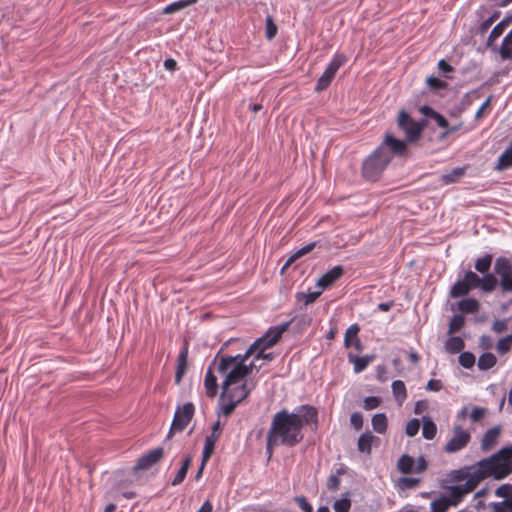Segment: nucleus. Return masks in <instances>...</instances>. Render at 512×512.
<instances>
[{
    "mask_svg": "<svg viewBox=\"0 0 512 512\" xmlns=\"http://www.w3.org/2000/svg\"><path fill=\"white\" fill-rule=\"evenodd\" d=\"M317 422V410L303 406L297 413L286 409L277 412L271 421L266 437V453L270 459L275 447L280 445L294 447L303 440L302 429L305 425Z\"/></svg>",
    "mask_w": 512,
    "mask_h": 512,
    "instance_id": "f257e3e1",
    "label": "nucleus"
},
{
    "mask_svg": "<svg viewBox=\"0 0 512 512\" xmlns=\"http://www.w3.org/2000/svg\"><path fill=\"white\" fill-rule=\"evenodd\" d=\"M229 341L225 342L216 353L213 361L208 366L204 384H218V378L223 385L238 384L244 382L256 375L262 368V364H256L251 356L245 351L242 354L228 355L223 354V350Z\"/></svg>",
    "mask_w": 512,
    "mask_h": 512,
    "instance_id": "f03ea898",
    "label": "nucleus"
},
{
    "mask_svg": "<svg viewBox=\"0 0 512 512\" xmlns=\"http://www.w3.org/2000/svg\"><path fill=\"white\" fill-rule=\"evenodd\" d=\"M291 321H287L280 325L270 327L261 337L257 338L246 350L256 364L270 362L275 355L272 352H266L267 349L273 347L281 338L282 334L288 329Z\"/></svg>",
    "mask_w": 512,
    "mask_h": 512,
    "instance_id": "7ed1b4c3",
    "label": "nucleus"
},
{
    "mask_svg": "<svg viewBox=\"0 0 512 512\" xmlns=\"http://www.w3.org/2000/svg\"><path fill=\"white\" fill-rule=\"evenodd\" d=\"M495 458L491 455L488 458L482 459L477 463L463 467L459 470H455L452 472V478L455 481H469L479 472L483 475V480L493 477L496 480H501L505 478L504 470L499 465H496Z\"/></svg>",
    "mask_w": 512,
    "mask_h": 512,
    "instance_id": "20e7f679",
    "label": "nucleus"
},
{
    "mask_svg": "<svg viewBox=\"0 0 512 512\" xmlns=\"http://www.w3.org/2000/svg\"><path fill=\"white\" fill-rule=\"evenodd\" d=\"M388 156L376 148L362 163V176L368 181L378 180L389 165Z\"/></svg>",
    "mask_w": 512,
    "mask_h": 512,
    "instance_id": "39448f33",
    "label": "nucleus"
},
{
    "mask_svg": "<svg viewBox=\"0 0 512 512\" xmlns=\"http://www.w3.org/2000/svg\"><path fill=\"white\" fill-rule=\"evenodd\" d=\"M397 123L399 128L405 133L406 140L408 142H415L419 140L427 121L425 119L416 121L408 112L401 110L398 114Z\"/></svg>",
    "mask_w": 512,
    "mask_h": 512,
    "instance_id": "423d86ee",
    "label": "nucleus"
},
{
    "mask_svg": "<svg viewBox=\"0 0 512 512\" xmlns=\"http://www.w3.org/2000/svg\"><path fill=\"white\" fill-rule=\"evenodd\" d=\"M194 410V405L191 402L185 403L176 409L169 433L167 435L168 439L171 438L173 434L181 433L185 430L194 416Z\"/></svg>",
    "mask_w": 512,
    "mask_h": 512,
    "instance_id": "0eeeda50",
    "label": "nucleus"
},
{
    "mask_svg": "<svg viewBox=\"0 0 512 512\" xmlns=\"http://www.w3.org/2000/svg\"><path fill=\"white\" fill-rule=\"evenodd\" d=\"M482 481L483 475L479 472L469 481L451 486L449 495L445 497L448 498L451 506H457L463 500L464 496L474 491Z\"/></svg>",
    "mask_w": 512,
    "mask_h": 512,
    "instance_id": "6e6552de",
    "label": "nucleus"
},
{
    "mask_svg": "<svg viewBox=\"0 0 512 512\" xmlns=\"http://www.w3.org/2000/svg\"><path fill=\"white\" fill-rule=\"evenodd\" d=\"M379 152L386 154L391 162L393 157H402L407 151L406 141L397 139L393 134L387 132L382 142L377 146Z\"/></svg>",
    "mask_w": 512,
    "mask_h": 512,
    "instance_id": "1a4fd4ad",
    "label": "nucleus"
},
{
    "mask_svg": "<svg viewBox=\"0 0 512 512\" xmlns=\"http://www.w3.org/2000/svg\"><path fill=\"white\" fill-rule=\"evenodd\" d=\"M347 61V57L344 54H335L332 60L327 65L322 75L317 80L315 91L321 92L329 87L332 80L334 79L337 71Z\"/></svg>",
    "mask_w": 512,
    "mask_h": 512,
    "instance_id": "9d476101",
    "label": "nucleus"
},
{
    "mask_svg": "<svg viewBox=\"0 0 512 512\" xmlns=\"http://www.w3.org/2000/svg\"><path fill=\"white\" fill-rule=\"evenodd\" d=\"M478 281V275L469 270L465 272L462 279L455 282L449 292L451 298H460L466 296L471 290L475 289V283Z\"/></svg>",
    "mask_w": 512,
    "mask_h": 512,
    "instance_id": "9b49d317",
    "label": "nucleus"
},
{
    "mask_svg": "<svg viewBox=\"0 0 512 512\" xmlns=\"http://www.w3.org/2000/svg\"><path fill=\"white\" fill-rule=\"evenodd\" d=\"M495 495L503 500L490 503V512H512V484L500 485L496 488Z\"/></svg>",
    "mask_w": 512,
    "mask_h": 512,
    "instance_id": "f8f14e48",
    "label": "nucleus"
},
{
    "mask_svg": "<svg viewBox=\"0 0 512 512\" xmlns=\"http://www.w3.org/2000/svg\"><path fill=\"white\" fill-rule=\"evenodd\" d=\"M452 438L446 443L444 450L447 453H454L462 450L467 446L471 439L468 431L464 430L461 426H455Z\"/></svg>",
    "mask_w": 512,
    "mask_h": 512,
    "instance_id": "ddd939ff",
    "label": "nucleus"
},
{
    "mask_svg": "<svg viewBox=\"0 0 512 512\" xmlns=\"http://www.w3.org/2000/svg\"><path fill=\"white\" fill-rule=\"evenodd\" d=\"M164 455V450L161 447H157L143 454L136 462L135 470H147L159 462Z\"/></svg>",
    "mask_w": 512,
    "mask_h": 512,
    "instance_id": "4468645a",
    "label": "nucleus"
},
{
    "mask_svg": "<svg viewBox=\"0 0 512 512\" xmlns=\"http://www.w3.org/2000/svg\"><path fill=\"white\" fill-rule=\"evenodd\" d=\"M496 459V465L501 466L504 470L505 477L512 473V445L500 449L498 452L493 454Z\"/></svg>",
    "mask_w": 512,
    "mask_h": 512,
    "instance_id": "2eb2a0df",
    "label": "nucleus"
},
{
    "mask_svg": "<svg viewBox=\"0 0 512 512\" xmlns=\"http://www.w3.org/2000/svg\"><path fill=\"white\" fill-rule=\"evenodd\" d=\"M188 354H189V343L187 341L184 342L181 347L176 363V371H175V382L176 384L180 383L184 374L187 370L188 365Z\"/></svg>",
    "mask_w": 512,
    "mask_h": 512,
    "instance_id": "dca6fc26",
    "label": "nucleus"
},
{
    "mask_svg": "<svg viewBox=\"0 0 512 512\" xmlns=\"http://www.w3.org/2000/svg\"><path fill=\"white\" fill-rule=\"evenodd\" d=\"M222 388V400L229 398L236 404L244 400L249 393L247 386H222Z\"/></svg>",
    "mask_w": 512,
    "mask_h": 512,
    "instance_id": "f3484780",
    "label": "nucleus"
},
{
    "mask_svg": "<svg viewBox=\"0 0 512 512\" xmlns=\"http://www.w3.org/2000/svg\"><path fill=\"white\" fill-rule=\"evenodd\" d=\"M344 274V268L341 265H336L328 270L317 282V285L322 288H327L334 284Z\"/></svg>",
    "mask_w": 512,
    "mask_h": 512,
    "instance_id": "a211bd4d",
    "label": "nucleus"
},
{
    "mask_svg": "<svg viewBox=\"0 0 512 512\" xmlns=\"http://www.w3.org/2000/svg\"><path fill=\"white\" fill-rule=\"evenodd\" d=\"M375 441H379V438L374 436L371 431H366L361 434L357 441V449L359 452L366 455L371 454L372 445Z\"/></svg>",
    "mask_w": 512,
    "mask_h": 512,
    "instance_id": "6ab92c4d",
    "label": "nucleus"
},
{
    "mask_svg": "<svg viewBox=\"0 0 512 512\" xmlns=\"http://www.w3.org/2000/svg\"><path fill=\"white\" fill-rule=\"evenodd\" d=\"M501 429L499 427H493L485 432L481 440V448L483 451L491 450L498 442Z\"/></svg>",
    "mask_w": 512,
    "mask_h": 512,
    "instance_id": "aec40b11",
    "label": "nucleus"
},
{
    "mask_svg": "<svg viewBox=\"0 0 512 512\" xmlns=\"http://www.w3.org/2000/svg\"><path fill=\"white\" fill-rule=\"evenodd\" d=\"M498 284L496 276L492 273H486L483 277L478 276V281L475 283L476 288H481L484 292H492Z\"/></svg>",
    "mask_w": 512,
    "mask_h": 512,
    "instance_id": "412c9836",
    "label": "nucleus"
},
{
    "mask_svg": "<svg viewBox=\"0 0 512 512\" xmlns=\"http://www.w3.org/2000/svg\"><path fill=\"white\" fill-rule=\"evenodd\" d=\"M509 168H512V141L504 150V152L498 157L497 163L495 165L496 171H505Z\"/></svg>",
    "mask_w": 512,
    "mask_h": 512,
    "instance_id": "4be33fe9",
    "label": "nucleus"
},
{
    "mask_svg": "<svg viewBox=\"0 0 512 512\" xmlns=\"http://www.w3.org/2000/svg\"><path fill=\"white\" fill-rule=\"evenodd\" d=\"M349 363H352L354 365V371L356 373H359L366 369L370 361L374 358V356H362L359 357L352 352H349L347 355Z\"/></svg>",
    "mask_w": 512,
    "mask_h": 512,
    "instance_id": "5701e85b",
    "label": "nucleus"
},
{
    "mask_svg": "<svg viewBox=\"0 0 512 512\" xmlns=\"http://www.w3.org/2000/svg\"><path fill=\"white\" fill-rule=\"evenodd\" d=\"M510 23H512L511 17L505 16L498 24H496L488 36L487 45L490 46L497 38H499Z\"/></svg>",
    "mask_w": 512,
    "mask_h": 512,
    "instance_id": "b1692460",
    "label": "nucleus"
},
{
    "mask_svg": "<svg viewBox=\"0 0 512 512\" xmlns=\"http://www.w3.org/2000/svg\"><path fill=\"white\" fill-rule=\"evenodd\" d=\"M480 304L475 298H465L458 302V309L465 314H474L479 311Z\"/></svg>",
    "mask_w": 512,
    "mask_h": 512,
    "instance_id": "393cba45",
    "label": "nucleus"
},
{
    "mask_svg": "<svg viewBox=\"0 0 512 512\" xmlns=\"http://www.w3.org/2000/svg\"><path fill=\"white\" fill-rule=\"evenodd\" d=\"M499 54L503 60L512 59V29L503 38Z\"/></svg>",
    "mask_w": 512,
    "mask_h": 512,
    "instance_id": "a878e982",
    "label": "nucleus"
},
{
    "mask_svg": "<svg viewBox=\"0 0 512 512\" xmlns=\"http://www.w3.org/2000/svg\"><path fill=\"white\" fill-rule=\"evenodd\" d=\"M191 462H192V456L187 455L185 457V459L183 460L180 469L178 470L177 474L175 475V477L173 478V480L171 482L172 486H177L184 481V479L187 475V472L189 470V467L191 465Z\"/></svg>",
    "mask_w": 512,
    "mask_h": 512,
    "instance_id": "bb28decb",
    "label": "nucleus"
},
{
    "mask_svg": "<svg viewBox=\"0 0 512 512\" xmlns=\"http://www.w3.org/2000/svg\"><path fill=\"white\" fill-rule=\"evenodd\" d=\"M316 242H310L307 245L303 246L299 250H297L294 254H292L285 264L282 267V271L287 269L293 262H295L300 257L306 255L307 253L311 252L316 247Z\"/></svg>",
    "mask_w": 512,
    "mask_h": 512,
    "instance_id": "cd10ccee",
    "label": "nucleus"
},
{
    "mask_svg": "<svg viewBox=\"0 0 512 512\" xmlns=\"http://www.w3.org/2000/svg\"><path fill=\"white\" fill-rule=\"evenodd\" d=\"M465 343L459 336L449 337L445 342V350L450 354H456L463 350Z\"/></svg>",
    "mask_w": 512,
    "mask_h": 512,
    "instance_id": "c85d7f7f",
    "label": "nucleus"
},
{
    "mask_svg": "<svg viewBox=\"0 0 512 512\" xmlns=\"http://www.w3.org/2000/svg\"><path fill=\"white\" fill-rule=\"evenodd\" d=\"M398 470L403 474L414 472L415 460L409 455H402L397 462Z\"/></svg>",
    "mask_w": 512,
    "mask_h": 512,
    "instance_id": "c756f323",
    "label": "nucleus"
},
{
    "mask_svg": "<svg viewBox=\"0 0 512 512\" xmlns=\"http://www.w3.org/2000/svg\"><path fill=\"white\" fill-rule=\"evenodd\" d=\"M494 272L499 275V277L512 273V268L509 264V258L507 257H498L494 263Z\"/></svg>",
    "mask_w": 512,
    "mask_h": 512,
    "instance_id": "7c9ffc66",
    "label": "nucleus"
},
{
    "mask_svg": "<svg viewBox=\"0 0 512 512\" xmlns=\"http://www.w3.org/2000/svg\"><path fill=\"white\" fill-rule=\"evenodd\" d=\"M197 2V0H179V1H175L169 5H167L164 9H163V14H172V13H175V12H178V11H181L193 4H195Z\"/></svg>",
    "mask_w": 512,
    "mask_h": 512,
    "instance_id": "2f4dec72",
    "label": "nucleus"
},
{
    "mask_svg": "<svg viewBox=\"0 0 512 512\" xmlns=\"http://www.w3.org/2000/svg\"><path fill=\"white\" fill-rule=\"evenodd\" d=\"M372 427L379 434L385 433L388 427L386 415L384 413L375 414L372 417Z\"/></svg>",
    "mask_w": 512,
    "mask_h": 512,
    "instance_id": "473e14b6",
    "label": "nucleus"
},
{
    "mask_svg": "<svg viewBox=\"0 0 512 512\" xmlns=\"http://www.w3.org/2000/svg\"><path fill=\"white\" fill-rule=\"evenodd\" d=\"M497 358L493 353L486 352L478 358V368L480 370H488L496 364Z\"/></svg>",
    "mask_w": 512,
    "mask_h": 512,
    "instance_id": "72a5a7b5",
    "label": "nucleus"
},
{
    "mask_svg": "<svg viewBox=\"0 0 512 512\" xmlns=\"http://www.w3.org/2000/svg\"><path fill=\"white\" fill-rule=\"evenodd\" d=\"M437 426L429 417L423 418L422 434L425 439L432 440L436 436Z\"/></svg>",
    "mask_w": 512,
    "mask_h": 512,
    "instance_id": "f704fd0d",
    "label": "nucleus"
},
{
    "mask_svg": "<svg viewBox=\"0 0 512 512\" xmlns=\"http://www.w3.org/2000/svg\"><path fill=\"white\" fill-rule=\"evenodd\" d=\"M492 261H493L492 254L487 253L475 261V269L479 273L486 274V273H488V271L491 267Z\"/></svg>",
    "mask_w": 512,
    "mask_h": 512,
    "instance_id": "c9c22d12",
    "label": "nucleus"
},
{
    "mask_svg": "<svg viewBox=\"0 0 512 512\" xmlns=\"http://www.w3.org/2000/svg\"><path fill=\"white\" fill-rule=\"evenodd\" d=\"M465 174V168L464 167H455L452 169L449 173L444 174L442 176V181L445 184H452L456 183L460 180L461 177H463Z\"/></svg>",
    "mask_w": 512,
    "mask_h": 512,
    "instance_id": "e433bc0d",
    "label": "nucleus"
},
{
    "mask_svg": "<svg viewBox=\"0 0 512 512\" xmlns=\"http://www.w3.org/2000/svg\"><path fill=\"white\" fill-rule=\"evenodd\" d=\"M217 440V437L213 438L212 436H209L205 440V445L202 452V461L204 463H207L210 457L212 456L215 448V442Z\"/></svg>",
    "mask_w": 512,
    "mask_h": 512,
    "instance_id": "4c0bfd02",
    "label": "nucleus"
},
{
    "mask_svg": "<svg viewBox=\"0 0 512 512\" xmlns=\"http://www.w3.org/2000/svg\"><path fill=\"white\" fill-rule=\"evenodd\" d=\"M360 326L356 323L351 324L345 331L344 346L346 348L351 347V341L358 337Z\"/></svg>",
    "mask_w": 512,
    "mask_h": 512,
    "instance_id": "58836bf2",
    "label": "nucleus"
},
{
    "mask_svg": "<svg viewBox=\"0 0 512 512\" xmlns=\"http://www.w3.org/2000/svg\"><path fill=\"white\" fill-rule=\"evenodd\" d=\"M426 84L428 85L429 89L434 92L444 90L448 87V83L446 81L441 80L435 76L427 77Z\"/></svg>",
    "mask_w": 512,
    "mask_h": 512,
    "instance_id": "ea45409f",
    "label": "nucleus"
},
{
    "mask_svg": "<svg viewBox=\"0 0 512 512\" xmlns=\"http://www.w3.org/2000/svg\"><path fill=\"white\" fill-rule=\"evenodd\" d=\"M449 507H451V504L445 496H442L431 503L432 512H447Z\"/></svg>",
    "mask_w": 512,
    "mask_h": 512,
    "instance_id": "a19ab883",
    "label": "nucleus"
},
{
    "mask_svg": "<svg viewBox=\"0 0 512 512\" xmlns=\"http://www.w3.org/2000/svg\"><path fill=\"white\" fill-rule=\"evenodd\" d=\"M278 31V27L271 15H267L265 19V35L268 40H272Z\"/></svg>",
    "mask_w": 512,
    "mask_h": 512,
    "instance_id": "79ce46f5",
    "label": "nucleus"
},
{
    "mask_svg": "<svg viewBox=\"0 0 512 512\" xmlns=\"http://www.w3.org/2000/svg\"><path fill=\"white\" fill-rule=\"evenodd\" d=\"M465 323V317L462 314H455L449 323L448 333L452 334L459 331Z\"/></svg>",
    "mask_w": 512,
    "mask_h": 512,
    "instance_id": "37998d69",
    "label": "nucleus"
},
{
    "mask_svg": "<svg viewBox=\"0 0 512 512\" xmlns=\"http://www.w3.org/2000/svg\"><path fill=\"white\" fill-rule=\"evenodd\" d=\"M475 360L476 359H475L474 354L471 352H468V351L460 353V355L458 357V361H459L460 365L467 369L474 366Z\"/></svg>",
    "mask_w": 512,
    "mask_h": 512,
    "instance_id": "c03bdc74",
    "label": "nucleus"
},
{
    "mask_svg": "<svg viewBox=\"0 0 512 512\" xmlns=\"http://www.w3.org/2000/svg\"><path fill=\"white\" fill-rule=\"evenodd\" d=\"M219 402H220L221 412L225 416H229L234 411V409L237 405L235 402H233L229 398H227V400L226 399L222 400V395L220 396Z\"/></svg>",
    "mask_w": 512,
    "mask_h": 512,
    "instance_id": "a18cd8bd",
    "label": "nucleus"
},
{
    "mask_svg": "<svg viewBox=\"0 0 512 512\" xmlns=\"http://www.w3.org/2000/svg\"><path fill=\"white\" fill-rule=\"evenodd\" d=\"M320 294L321 292L298 293L296 297L299 302H303L304 305H309L315 302Z\"/></svg>",
    "mask_w": 512,
    "mask_h": 512,
    "instance_id": "49530a36",
    "label": "nucleus"
},
{
    "mask_svg": "<svg viewBox=\"0 0 512 512\" xmlns=\"http://www.w3.org/2000/svg\"><path fill=\"white\" fill-rule=\"evenodd\" d=\"M420 483L419 478L413 477H403L399 480V487L401 489H413L417 487Z\"/></svg>",
    "mask_w": 512,
    "mask_h": 512,
    "instance_id": "de8ad7c7",
    "label": "nucleus"
},
{
    "mask_svg": "<svg viewBox=\"0 0 512 512\" xmlns=\"http://www.w3.org/2000/svg\"><path fill=\"white\" fill-rule=\"evenodd\" d=\"M350 507L351 502L347 498L336 500L333 504V509L335 510V512H349Z\"/></svg>",
    "mask_w": 512,
    "mask_h": 512,
    "instance_id": "09e8293b",
    "label": "nucleus"
},
{
    "mask_svg": "<svg viewBox=\"0 0 512 512\" xmlns=\"http://www.w3.org/2000/svg\"><path fill=\"white\" fill-rule=\"evenodd\" d=\"M419 428H420L419 420L418 419H411L406 424L405 433H406L407 436L413 437V436H415L418 433Z\"/></svg>",
    "mask_w": 512,
    "mask_h": 512,
    "instance_id": "8fccbe9b",
    "label": "nucleus"
},
{
    "mask_svg": "<svg viewBox=\"0 0 512 512\" xmlns=\"http://www.w3.org/2000/svg\"><path fill=\"white\" fill-rule=\"evenodd\" d=\"M499 284L503 292H512V272L501 276Z\"/></svg>",
    "mask_w": 512,
    "mask_h": 512,
    "instance_id": "3c124183",
    "label": "nucleus"
},
{
    "mask_svg": "<svg viewBox=\"0 0 512 512\" xmlns=\"http://www.w3.org/2000/svg\"><path fill=\"white\" fill-rule=\"evenodd\" d=\"M294 501L295 503L299 506V508L303 511V512H313V507L312 505L308 502V500L306 499V497L304 496H296L294 498Z\"/></svg>",
    "mask_w": 512,
    "mask_h": 512,
    "instance_id": "603ef678",
    "label": "nucleus"
},
{
    "mask_svg": "<svg viewBox=\"0 0 512 512\" xmlns=\"http://www.w3.org/2000/svg\"><path fill=\"white\" fill-rule=\"evenodd\" d=\"M437 67L444 74L445 78L452 79V77L449 76L448 73L453 72L454 68L446 60H444V59L439 60Z\"/></svg>",
    "mask_w": 512,
    "mask_h": 512,
    "instance_id": "864d4df0",
    "label": "nucleus"
},
{
    "mask_svg": "<svg viewBox=\"0 0 512 512\" xmlns=\"http://www.w3.org/2000/svg\"><path fill=\"white\" fill-rule=\"evenodd\" d=\"M512 341V336H508L500 339L497 342V350L500 354H504L510 349V342Z\"/></svg>",
    "mask_w": 512,
    "mask_h": 512,
    "instance_id": "5fc2aeb1",
    "label": "nucleus"
},
{
    "mask_svg": "<svg viewBox=\"0 0 512 512\" xmlns=\"http://www.w3.org/2000/svg\"><path fill=\"white\" fill-rule=\"evenodd\" d=\"M380 398L375 396L366 397L364 400V409L372 410L377 408L380 405Z\"/></svg>",
    "mask_w": 512,
    "mask_h": 512,
    "instance_id": "6e6d98bb",
    "label": "nucleus"
},
{
    "mask_svg": "<svg viewBox=\"0 0 512 512\" xmlns=\"http://www.w3.org/2000/svg\"><path fill=\"white\" fill-rule=\"evenodd\" d=\"M351 425L355 430H360L363 427V416L359 412H354L350 417Z\"/></svg>",
    "mask_w": 512,
    "mask_h": 512,
    "instance_id": "4d7b16f0",
    "label": "nucleus"
},
{
    "mask_svg": "<svg viewBox=\"0 0 512 512\" xmlns=\"http://www.w3.org/2000/svg\"><path fill=\"white\" fill-rule=\"evenodd\" d=\"M387 369L385 365H378L375 370L376 380L380 382H385L387 380Z\"/></svg>",
    "mask_w": 512,
    "mask_h": 512,
    "instance_id": "13d9d810",
    "label": "nucleus"
},
{
    "mask_svg": "<svg viewBox=\"0 0 512 512\" xmlns=\"http://www.w3.org/2000/svg\"><path fill=\"white\" fill-rule=\"evenodd\" d=\"M397 400L401 403L406 398V386H392Z\"/></svg>",
    "mask_w": 512,
    "mask_h": 512,
    "instance_id": "bf43d9fd",
    "label": "nucleus"
},
{
    "mask_svg": "<svg viewBox=\"0 0 512 512\" xmlns=\"http://www.w3.org/2000/svg\"><path fill=\"white\" fill-rule=\"evenodd\" d=\"M432 119L435 120L437 125L441 128H448V126H449L447 119L443 115H441L439 112H436L433 115Z\"/></svg>",
    "mask_w": 512,
    "mask_h": 512,
    "instance_id": "052dcab7",
    "label": "nucleus"
},
{
    "mask_svg": "<svg viewBox=\"0 0 512 512\" xmlns=\"http://www.w3.org/2000/svg\"><path fill=\"white\" fill-rule=\"evenodd\" d=\"M427 469V462L423 456L417 459L416 466L414 469L415 473H422Z\"/></svg>",
    "mask_w": 512,
    "mask_h": 512,
    "instance_id": "680f3d73",
    "label": "nucleus"
},
{
    "mask_svg": "<svg viewBox=\"0 0 512 512\" xmlns=\"http://www.w3.org/2000/svg\"><path fill=\"white\" fill-rule=\"evenodd\" d=\"M492 328L497 333H502L506 330L507 324L504 320H495L493 322Z\"/></svg>",
    "mask_w": 512,
    "mask_h": 512,
    "instance_id": "e2e57ef3",
    "label": "nucleus"
},
{
    "mask_svg": "<svg viewBox=\"0 0 512 512\" xmlns=\"http://www.w3.org/2000/svg\"><path fill=\"white\" fill-rule=\"evenodd\" d=\"M484 412H485V410L482 408H478V407L473 408V410L470 414V417L474 422H477L484 416Z\"/></svg>",
    "mask_w": 512,
    "mask_h": 512,
    "instance_id": "0e129e2a",
    "label": "nucleus"
},
{
    "mask_svg": "<svg viewBox=\"0 0 512 512\" xmlns=\"http://www.w3.org/2000/svg\"><path fill=\"white\" fill-rule=\"evenodd\" d=\"M164 67L168 71H175L177 69V62L173 58H167L164 61Z\"/></svg>",
    "mask_w": 512,
    "mask_h": 512,
    "instance_id": "69168bd1",
    "label": "nucleus"
},
{
    "mask_svg": "<svg viewBox=\"0 0 512 512\" xmlns=\"http://www.w3.org/2000/svg\"><path fill=\"white\" fill-rule=\"evenodd\" d=\"M340 485V479L337 476H331L328 480V488L331 490L338 489Z\"/></svg>",
    "mask_w": 512,
    "mask_h": 512,
    "instance_id": "338daca9",
    "label": "nucleus"
},
{
    "mask_svg": "<svg viewBox=\"0 0 512 512\" xmlns=\"http://www.w3.org/2000/svg\"><path fill=\"white\" fill-rule=\"evenodd\" d=\"M420 112L425 115L426 117H429L432 119L433 115L437 112L432 107L424 105L420 108Z\"/></svg>",
    "mask_w": 512,
    "mask_h": 512,
    "instance_id": "774afa93",
    "label": "nucleus"
}]
</instances>
